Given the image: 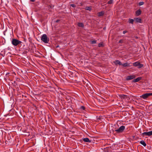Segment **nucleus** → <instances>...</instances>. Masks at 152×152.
<instances>
[{
  "mask_svg": "<svg viewBox=\"0 0 152 152\" xmlns=\"http://www.w3.org/2000/svg\"><path fill=\"white\" fill-rule=\"evenodd\" d=\"M32 2H34L35 0H30Z\"/></svg>",
  "mask_w": 152,
  "mask_h": 152,
  "instance_id": "nucleus-34",
  "label": "nucleus"
},
{
  "mask_svg": "<svg viewBox=\"0 0 152 152\" xmlns=\"http://www.w3.org/2000/svg\"><path fill=\"white\" fill-rule=\"evenodd\" d=\"M78 26L79 27H84V25L83 23H78Z\"/></svg>",
  "mask_w": 152,
  "mask_h": 152,
  "instance_id": "nucleus-17",
  "label": "nucleus"
},
{
  "mask_svg": "<svg viewBox=\"0 0 152 152\" xmlns=\"http://www.w3.org/2000/svg\"><path fill=\"white\" fill-rule=\"evenodd\" d=\"M121 65H122V66L123 67H126L127 66H130V65H129V64H128L127 63H126L124 64H122Z\"/></svg>",
  "mask_w": 152,
  "mask_h": 152,
  "instance_id": "nucleus-11",
  "label": "nucleus"
},
{
  "mask_svg": "<svg viewBox=\"0 0 152 152\" xmlns=\"http://www.w3.org/2000/svg\"><path fill=\"white\" fill-rule=\"evenodd\" d=\"M113 0H110L108 1V4H111L113 3Z\"/></svg>",
  "mask_w": 152,
  "mask_h": 152,
  "instance_id": "nucleus-26",
  "label": "nucleus"
},
{
  "mask_svg": "<svg viewBox=\"0 0 152 152\" xmlns=\"http://www.w3.org/2000/svg\"><path fill=\"white\" fill-rule=\"evenodd\" d=\"M143 136H148V132H144L142 134Z\"/></svg>",
  "mask_w": 152,
  "mask_h": 152,
  "instance_id": "nucleus-20",
  "label": "nucleus"
},
{
  "mask_svg": "<svg viewBox=\"0 0 152 152\" xmlns=\"http://www.w3.org/2000/svg\"><path fill=\"white\" fill-rule=\"evenodd\" d=\"M24 117H25V116L24 115Z\"/></svg>",
  "mask_w": 152,
  "mask_h": 152,
  "instance_id": "nucleus-37",
  "label": "nucleus"
},
{
  "mask_svg": "<svg viewBox=\"0 0 152 152\" xmlns=\"http://www.w3.org/2000/svg\"><path fill=\"white\" fill-rule=\"evenodd\" d=\"M92 44H95L96 43V41L95 40H93L91 41Z\"/></svg>",
  "mask_w": 152,
  "mask_h": 152,
  "instance_id": "nucleus-30",
  "label": "nucleus"
},
{
  "mask_svg": "<svg viewBox=\"0 0 152 152\" xmlns=\"http://www.w3.org/2000/svg\"><path fill=\"white\" fill-rule=\"evenodd\" d=\"M115 63H116L117 64H118L119 65H121L122 63H121L119 61V60H116L115 61Z\"/></svg>",
  "mask_w": 152,
  "mask_h": 152,
  "instance_id": "nucleus-18",
  "label": "nucleus"
},
{
  "mask_svg": "<svg viewBox=\"0 0 152 152\" xmlns=\"http://www.w3.org/2000/svg\"><path fill=\"white\" fill-rule=\"evenodd\" d=\"M141 79V77H138L135 79H134L132 80V82L134 83L140 81Z\"/></svg>",
  "mask_w": 152,
  "mask_h": 152,
  "instance_id": "nucleus-7",
  "label": "nucleus"
},
{
  "mask_svg": "<svg viewBox=\"0 0 152 152\" xmlns=\"http://www.w3.org/2000/svg\"><path fill=\"white\" fill-rule=\"evenodd\" d=\"M143 66V64H140V63H139V64H138V66H137L138 68H141Z\"/></svg>",
  "mask_w": 152,
  "mask_h": 152,
  "instance_id": "nucleus-21",
  "label": "nucleus"
},
{
  "mask_svg": "<svg viewBox=\"0 0 152 152\" xmlns=\"http://www.w3.org/2000/svg\"><path fill=\"white\" fill-rule=\"evenodd\" d=\"M152 95V93H146L140 96V97L144 99H145L150 96Z\"/></svg>",
  "mask_w": 152,
  "mask_h": 152,
  "instance_id": "nucleus-5",
  "label": "nucleus"
},
{
  "mask_svg": "<svg viewBox=\"0 0 152 152\" xmlns=\"http://www.w3.org/2000/svg\"><path fill=\"white\" fill-rule=\"evenodd\" d=\"M83 113H84V111H83Z\"/></svg>",
  "mask_w": 152,
  "mask_h": 152,
  "instance_id": "nucleus-36",
  "label": "nucleus"
},
{
  "mask_svg": "<svg viewBox=\"0 0 152 152\" xmlns=\"http://www.w3.org/2000/svg\"><path fill=\"white\" fill-rule=\"evenodd\" d=\"M0 115V119L3 120L4 119V117L7 116V115Z\"/></svg>",
  "mask_w": 152,
  "mask_h": 152,
  "instance_id": "nucleus-13",
  "label": "nucleus"
},
{
  "mask_svg": "<svg viewBox=\"0 0 152 152\" xmlns=\"http://www.w3.org/2000/svg\"><path fill=\"white\" fill-rule=\"evenodd\" d=\"M127 32V31H123V33L125 34Z\"/></svg>",
  "mask_w": 152,
  "mask_h": 152,
  "instance_id": "nucleus-32",
  "label": "nucleus"
},
{
  "mask_svg": "<svg viewBox=\"0 0 152 152\" xmlns=\"http://www.w3.org/2000/svg\"><path fill=\"white\" fill-rule=\"evenodd\" d=\"M85 9L87 10L90 11L91 10V8L89 7H86L85 8Z\"/></svg>",
  "mask_w": 152,
  "mask_h": 152,
  "instance_id": "nucleus-22",
  "label": "nucleus"
},
{
  "mask_svg": "<svg viewBox=\"0 0 152 152\" xmlns=\"http://www.w3.org/2000/svg\"><path fill=\"white\" fill-rule=\"evenodd\" d=\"M134 21V20L133 19H129L128 22L129 23L133 24Z\"/></svg>",
  "mask_w": 152,
  "mask_h": 152,
  "instance_id": "nucleus-16",
  "label": "nucleus"
},
{
  "mask_svg": "<svg viewBox=\"0 0 152 152\" xmlns=\"http://www.w3.org/2000/svg\"><path fill=\"white\" fill-rule=\"evenodd\" d=\"M22 43L21 41H20L15 39H13L12 41V43L14 46H16Z\"/></svg>",
  "mask_w": 152,
  "mask_h": 152,
  "instance_id": "nucleus-2",
  "label": "nucleus"
},
{
  "mask_svg": "<svg viewBox=\"0 0 152 152\" xmlns=\"http://www.w3.org/2000/svg\"><path fill=\"white\" fill-rule=\"evenodd\" d=\"M125 128V126H122L118 129L115 130V131L118 133H121L124 131Z\"/></svg>",
  "mask_w": 152,
  "mask_h": 152,
  "instance_id": "nucleus-3",
  "label": "nucleus"
},
{
  "mask_svg": "<svg viewBox=\"0 0 152 152\" xmlns=\"http://www.w3.org/2000/svg\"><path fill=\"white\" fill-rule=\"evenodd\" d=\"M98 15L99 17L102 16L104 14V12L103 11H102L100 12H99L98 13Z\"/></svg>",
  "mask_w": 152,
  "mask_h": 152,
  "instance_id": "nucleus-10",
  "label": "nucleus"
},
{
  "mask_svg": "<svg viewBox=\"0 0 152 152\" xmlns=\"http://www.w3.org/2000/svg\"><path fill=\"white\" fill-rule=\"evenodd\" d=\"M50 117H51V115H45V118H48V119H50Z\"/></svg>",
  "mask_w": 152,
  "mask_h": 152,
  "instance_id": "nucleus-19",
  "label": "nucleus"
},
{
  "mask_svg": "<svg viewBox=\"0 0 152 152\" xmlns=\"http://www.w3.org/2000/svg\"><path fill=\"white\" fill-rule=\"evenodd\" d=\"M135 77V76L134 75H132L127 76L126 78V80H132Z\"/></svg>",
  "mask_w": 152,
  "mask_h": 152,
  "instance_id": "nucleus-6",
  "label": "nucleus"
},
{
  "mask_svg": "<svg viewBox=\"0 0 152 152\" xmlns=\"http://www.w3.org/2000/svg\"><path fill=\"white\" fill-rule=\"evenodd\" d=\"M70 6L73 7H76V5H75V4H71L70 5Z\"/></svg>",
  "mask_w": 152,
  "mask_h": 152,
  "instance_id": "nucleus-29",
  "label": "nucleus"
},
{
  "mask_svg": "<svg viewBox=\"0 0 152 152\" xmlns=\"http://www.w3.org/2000/svg\"><path fill=\"white\" fill-rule=\"evenodd\" d=\"M144 4V2L143 1L139 3V6L143 5Z\"/></svg>",
  "mask_w": 152,
  "mask_h": 152,
  "instance_id": "nucleus-28",
  "label": "nucleus"
},
{
  "mask_svg": "<svg viewBox=\"0 0 152 152\" xmlns=\"http://www.w3.org/2000/svg\"><path fill=\"white\" fill-rule=\"evenodd\" d=\"M141 11L140 10H138L136 12V15L137 16H138L141 14Z\"/></svg>",
  "mask_w": 152,
  "mask_h": 152,
  "instance_id": "nucleus-9",
  "label": "nucleus"
},
{
  "mask_svg": "<svg viewBox=\"0 0 152 152\" xmlns=\"http://www.w3.org/2000/svg\"><path fill=\"white\" fill-rule=\"evenodd\" d=\"M59 21H60V20H56V23H58V22H59Z\"/></svg>",
  "mask_w": 152,
  "mask_h": 152,
  "instance_id": "nucleus-33",
  "label": "nucleus"
},
{
  "mask_svg": "<svg viewBox=\"0 0 152 152\" xmlns=\"http://www.w3.org/2000/svg\"><path fill=\"white\" fill-rule=\"evenodd\" d=\"M123 40L122 39H121V40H120L118 42L119 43H123Z\"/></svg>",
  "mask_w": 152,
  "mask_h": 152,
  "instance_id": "nucleus-31",
  "label": "nucleus"
},
{
  "mask_svg": "<svg viewBox=\"0 0 152 152\" xmlns=\"http://www.w3.org/2000/svg\"><path fill=\"white\" fill-rule=\"evenodd\" d=\"M140 143L141 144L143 145L145 147L146 145V144L144 140H141L140 141Z\"/></svg>",
  "mask_w": 152,
  "mask_h": 152,
  "instance_id": "nucleus-12",
  "label": "nucleus"
},
{
  "mask_svg": "<svg viewBox=\"0 0 152 152\" xmlns=\"http://www.w3.org/2000/svg\"><path fill=\"white\" fill-rule=\"evenodd\" d=\"M98 46L99 47H102L103 46V45L102 43H100L99 44Z\"/></svg>",
  "mask_w": 152,
  "mask_h": 152,
  "instance_id": "nucleus-27",
  "label": "nucleus"
},
{
  "mask_svg": "<svg viewBox=\"0 0 152 152\" xmlns=\"http://www.w3.org/2000/svg\"><path fill=\"white\" fill-rule=\"evenodd\" d=\"M139 62L137 61L133 63V65L135 66H137L139 64Z\"/></svg>",
  "mask_w": 152,
  "mask_h": 152,
  "instance_id": "nucleus-15",
  "label": "nucleus"
},
{
  "mask_svg": "<svg viewBox=\"0 0 152 152\" xmlns=\"http://www.w3.org/2000/svg\"><path fill=\"white\" fill-rule=\"evenodd\" d=\"M94 120H96L97 121H99V120H101L103 118L100 115H98L95 116L93 117Z\"/></svg>",
  "mask_w": 152,
  "mask_h": 152,
  "instance_id": "nucleus-4",
  "label": "nucleus"
},
{
  "mask_svg": "<svg viewBox=\"0 0 152 152\" xmlns=\"http://www.w3.org/2000/svg\"><path fill=\"white\" fill-rule=\"evenodd\" d=\"M83 140L84 141L86 142H91V141L88 138H84L83 139Z\"/></svg>",
  "mask_w": 152,
  "mask_h": 152,
  "instance_id": "nucleus-8",
  "label": "nucleus"
},
{
  "mask_svg": "<svg viewBox=\"0 0 152 152\" xmlns=\"http://www.w3.org/2000/svg\"><path fill=\"white\" fill-rule=\"evenodd\" d=\"M41 40L45 43H48L49 41V39L46 34H43L41 37Z\"/></svg>",
  "mask_w": 152,
  "mask_h": 152,
  "instance_id": "nucleus-1",
  "label": "nucleus"
},
{
  "mask_svg": "<svg viewBox=\"0 0 152 152\" xmlns=\"http://www.w3.org/2000/svg\"><path fill=\"white\" fill-rule=\"evenodd\" d=\"M135 20L137 22L140 23L141 19L140 18H137L135 19Z\"/></svg>",
  "mask_w": 152,
  "mask_h": 152,
  "instance_id": "nucleus-14",
  "label": "nucleus"
},
{
  "mask_svg": "<svg viewBox=\"0 0 152 152\" xmlns=\"http://www.w3.org/2000/svg\"><path fill=\"white\" fill-rule=\"evenodd\" d=\"M127 96L125 95H122L121 96V98L123 99L125 98Z\"/></svg>",
  "mask_w": 152,
  "mask_h": 152,
  "instance_id": "nucleus-24",
  "label": "nucleus"
},
{
  "mask_svg": "<svg viewBox=\"0 0 152 152\" xmlns=\"http://www.w3.org/2000/svg\"><path fill=\"white\" fill-rule=\"evenodd\" d=\"M58 47V46H57L56 47V48H57V47Z\"/></svg>",
  "mask_w": 152,
  "mask_h": 152,
  "instance_id": "nucleus-35",
  "label": "nucleus"
},
{
  "mask_svg": "<svg viewBox=\"0 0 152 152\" xmlns=\"http://www.w3.org/2000/svg\"><path fill=\"white\" fill-rule=\"evenodd\" d=\"M148 132V136H149L152 135V130Z\"/></svg>",
  "mask_w": 152,
  "mask_h": 152,
  "instance_id": "nucleus-25",
  "label": "nucleus"
},
{
  "mask_svg": "<svg viewBox=\"0 0 152 152\" xmlns=\"http://www.w3.org/2000/svg\"><path fill=\"white\" fill-rule=\"evenodd\" d=\"M85 107L84 106H81L80 108V110L85 111Z\"/></svg>",
  "mask_w": 152,
  "mask_h": 152,
  "instance_id": "nucleus-23",
  "label": "nucleus"
}]
</instances>
